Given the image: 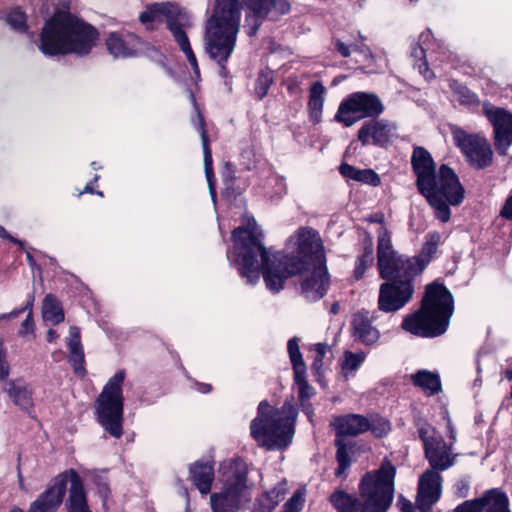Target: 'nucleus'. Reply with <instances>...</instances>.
I'll return each mask as SVG.
<instances>
[{
	"label": "nucleus",
	"mask_w": 512,
	"mask_h": 512,
	"mask_svg": "<svg viewBox=\"0 0 512 512\" xmlns=\"http://www.w3.org/2000/svg\"><path fill=\"white\" fill-rule=\"evenodd\" d=\"M106 47L115 58L132 57L141 48V40L133 33L112 32L106 39Z\"/></svg>",
	"instance_id": "b1692460"
},
{
	"label": "nucleus",
	"mask_w": 512,
	"mask_h": 512,
	"mask_svg": "<svg viewBox=\"0 0 512 512\" xmlns=\"http://www.w3.org/2000/svg\"><path fill=\"white\" fill-rule=\"evenodd\" d=\"M9 373V365L3 355H0V379L5 378Z\"/></svg>",
	"instance_id": "4d7b16f0"
},
{
	"label": "nucleus",
	"mask_w": 512,
	"mask_h": 512,
	"mask_svg": "<svg viewBox=\"0 0 512 512\" xmlns=\"http://www.w3.org/2000/svg\"><path fill=\"white\" fill-rule=\"evenodd\" d=\"M383 111L384 105L375 93L354 92L340 103L335 120L351 127L364 118H378Z\"/></svg>",
	"instance_id": "9b49d317"
},
{
	"label": "nucleus",
	"mask_w": 512,
	"mask_h": 512,
	"mask_svg": "<svg viewBox=\"0 0 512 512\" xmlns=\"http://www.w3.org/2000/svg\"><path fill=\"white\" fill-rule=\"evenodd\" d=\"M418 435L423 442L430 469L445 471L454 465L457 454H453L452 444H447L434 427L423 424L418 427Z\"/></svg>",
	"instance_id": "4468645a"
},
{
	"label": "nucleus",
	"mask_w": 512,
	"mask_h": 512,
	"mask_svg": "<svg viewBox=\"0 0 512 512\" xmlns=\"http://www.w3.org/2000/svg\"><path fill=\"white\" fill-rule=\"evenodd\" d=\"M325 91L326 89L320 81L312 83L309 89L308 108L310 117L315 123H318L321 119Z\"/></svg>",
	"instance_id": "7c9ffc66"
},
{
	"label": "nucleus",
	"mask_w": 512,
	"mask_h": 512,
	"mask_svg": "<svg viewBox=\"0 0 512 512\" xmlns=\"http://www.w3.org/2000/svg\"><path fill=\"white\" fill-rule=\"evenodd\" d=\"M395 130V124L384 119L372 118L364 122L358 131L357 138L364 146L370 143L385 146L391 141Z\"/></svg>",
	"instance_id": "4be33fe9"
},
{
	"label": "nucleus",
	"mask_w": 512,
	"mask_h": 512,
	"mask_svg": "<svg viewBox=\"0 0 512 512\" xmlns=\"http://www.w3.org/2000/svg\"><path fill=\"white\" fill-rule=\"evenodd\" d=\"M441 236L438 232L427 235L417 256L400 255L392 245L391 233L386 227L377 231V266L379 275L386 282L380 285L378 308L395 312L413 297L414 279L420 275L436 254Z\"/></svg>",
	"instance_id": "f03ea898"
},
{
	"label": "nucleus",
	"mask_w": 512,
	"mask_h": 512,
	"mask_svg": "<svg viewBox=\"0 0 512 512\" xmlns=\"http://www.w3.org/2000/svg\"><path fill=\"white\" fill-rule=\"evenodd\" d=\"M453 97L461 105L468 107L478 106L480 101L478 96L471 92L467 87L454 82L452 85Z\"/></svg>",
	"instance_id": "f704fd0d"
},
{
	"label": "nucleus",
	"mask_w": 512,
	"mask_h": 512,
	"mask_svg": "<svg viewBox=\"0 0 512 512\" xmlns=\"http://www.w3.org/2000/svg\"><path fill=\"white\" fill-rule=\"evenodd\" d=\"M42 316L44 321L53 325L64 321L62 307L54 295L48 294L45 296L42 304Z\"/></svg>",
	"instance_id": "72a5a7b5"
},
{
	"label": "nucleus",
	"mask_w": 512,
	"mask_h": 512,
	"mask_svg": "<svg viewBox=\"0 0 512 512\" xmlns=\"http://www.w3.org/2000/svg\"><path fill=\"white\" fill-rule=\"evenodd\" d=\"M398 506L400 507L401 512H417L413 504L403 497L399 498Z\"/></svg>",
	"instance_id": "864d4df0"
},
{
	"label": "nucleus",
	"mask_w": 512,
	"mask_h": 512,
	"mask_svg": "<svg viewBox=\"0 0 512 512\" xmlns=\"http://www.w3.org/2000/svg\"><path fill=\"white\" fill-rule=\"evenodd\" d=\"M311 268L312 273L301 282V291L308 301H317L326 295L329 277L326 265L311 266Z\"/></svg>",
	"instance_id": "5701e85b"
},
{
	"label": "nucleus",
	"mask_w": 512,
	"mask_h": 512,
	"mask_svg": "<svg viewBox=\"0 0 512 512\" xmlns=\"http://www.w3.org/2000/svg\"><path fill=\"white\" fill-rule=\"evenodd\" d=\"M125 371L119 370L105 384L96 400L98 421L106 432L115 438L123 434V390Z\"/></svg>",
	"instance_id": "1a4fd4ad"
},
{
	"label": "nucleus",
	"mask_w": 512,
	"mask_h": 512,
	"mask_svg": "<svg viewBox=\"0 0 512 512\" xmlns=\"http://www.w3.org/2000/svg\"><path fill=\"white\" fill-rule=\"evenodd\" d=\"M5 391L21 409L29 410L32 407V392L23 382L10 381L6 384Z\"/></svg>",
	"instance_id": "c85d7f7f"
},
{
	"label": "nucleus",
	"mask_w": 512,
	"mask_h": 512,
	"mask_svg": "<svg viewBox=\"0 0 512 512\" xmlns=\"http://www.w3.org/2000/svg\"><path fill=\"white\" fill-rule=\"evenodd\" d=\"M58 337L57 333L53 329H49L46 334V338L48 342H53Z\"/></svg>",
	"instance_id": "338daca9"
},
{
	"label": "nucleus",
	"mask_w": 512,
	"mask_h": 512,
	"mask_svg": "<svg viewBox=\"0 0 512 512\" xmlns=\"http://www.w3.org/2000/svg\"><path fill=\"white\" fill-rule=\"evenodd\" d=\"M162 17L165 18L168 29L185 54L194 74L199 76L198 62L184 31L185 28L192 25L189 15L174 3L162 2L149 5L146 11L140 14L139 20L142 24H148L154 21H161Z\"/></svg>",
	"instance_id": "0eeeda50"
},
{
	"label": "nucleus",
	"mask_w": 512,
	"mask_h": 512,
	"mask_svg": "<svg viewBox=\"0 0 512 512\" xmlns=\"http://www.w3.org/2000/svg\"><path fill=\"white\" fill-rule=\"evenodd\" d=\"M395 466L385 461L380 468L367 472L359 484L362 512H385L394 495Z\"/></svg>",
	"instance_id": "6e6552de"
},
{
	"label": "nucleus",
	"mask_w": 512,
	"mask_h": 512,
	"mask_svg": "<svg viewBox=\"0 0 512 512\" xmlns=\"http://www.w3.org/2000/svg\"><path fill=\"white\" fill-rule=\"evenodd\" d=\"M329 499L338 512H362L361 499L355 498L342 490H336L330 495Z\"/></svg>",
	"instance_id": "473e14b6"
},
{
	"label": "nucleus",
	"mask_w": 512,
	"mask_h": 512,
	"mask_svg": "<svg viewBox=\"0 0 512 512\" xmlns=\"http://www.w3.org/2000/svg\"><path fill=\"white\" fill-rule=\"evenodd\" d=\"M232 237L242 277L247 283L255 284L260 278V267L266 287L274 293L283 289L289 277L308 271L311 266L325 265L322 241L313 230H299L296 255L270 253L262 243L263 234L254 219L248 220L245 227L236 228Z\"/></svg>",
	"instance_id": "f257e3e1"
},
{
	"label": "nucleus",
	"mask_w": 512,
	"mask_h": 512,
	"mask_svg": "<svg viewBox=\"0 0 512 512\" xmlns=\"http://www.w3.org/2000/svg\"><path fill=\"white\" fill-rule=\"evenodd\" d=\"M199 131L201 134L202 147L204 153V169L207 178L208 188L212 200L216 201V188H215V177L212 169V153L209 147L207 132L204 128V120L199 115Z\"/></svg>",
	"instance_id": "cd10ccee"
},
{
	"label": "nucleus",
	"mask_w": 512,
	"mask_h": 512,
	"mask_svg": "<svg viewBox=\"0 0 512 512\" xmlns=\"http://www.w3.org/2000/svg\"><path fill=\"white\" fill-rule=\"evenodd\" d=\"M373 252H374V246L372 238L367 235L363 241V252L361 256H363L367 261H373Z\"/></svg>",
	"instance_id": "8fccbe9b"
},
{
	"label": "nucleus",
	"mask_w": 512,
	"mask_h": 512,
	"mask_svg": "<svg viewBox=\"0 0 512 512\" xmlns=\"http://www.w3.org/2000/svg\"><path fill=\"white\" fill-rule=\"evenodd\" d=\"M267 505V502L261 503V496L257 499L252 512H256L257 509H263Z\"/></svg>",
	"instance_id": "774afa93"
},
{
	"label": "nucleus",
	"mask_w": 512,
	"mask_h": 512,
	"mask_svg": "<svg viewBox=\"0 0 512 512\" xmlns=\"http://www.w3.org/2000/svg\"><path fill=\"white\" fill-rule=\"evenodd\" d=\"M7 23L15 30L23 31L26 29L25 14L19 9L12 10L6 17Z\"/></svg>",
	"instance_id": "a19ab883"
},
{
	"label": "nucleus",
	"mask_w": 512,
	"mask_h": 512,
	"mask_svg": "<svg viewBox=\"0 0 512 512\" xmlns=\"http://www.w3.org/2000/svg\"><path fill=\"white\" fill-rule=\"evenodd\" d=\"M98 32L69 12L57 11L42 29L39 49L45 55L88 54Z\"/></svg>",
	"instance_id": "7ed1b4c3"
},
{
	"label": "nucleus",
	"mask_w": 512,
	"mask_h": 512,
	"mask_svg": "<svg viewBox=\"0 0 512 512\" xmlns=\"http://www.w3.org/2000/svg\"><path fill=\"white\" fill-rule=\"evenodd\" d=\"M500 216L512 221V194L506 199L500 210Z\"/></svg>",
	"instance_id": "603ef678"
},
{
	"label": "nucleus",
	"mask_w": 512,
	"mask_h": 512,
	"mask_svg": "<svg viewBox=\"0 0 512 512\" xmlns=\"http://www.w3.org/2000/svg\"><path fill=\"white\" fill-rule=\"evenodd\" d=\"M340 173L349 179L356 180L359 169L355 168L352 165H349L347 163H343L339 167Z\"/></svg>",
	"instance_id": "3c124183"
},
{
	"label": "nucleus",
	"mask_w": 512,
	"mask_h": 512,
	"mask_svg": "<svg viewBox=\"0 0 512 512\" xmlns=\"http://www.w3.org/2000/svg\"><path fill=\"white\" fill-rule=\"evenodd\" d=\"M454 512H510L509 501L503 491L493 488L477 499L463 502Z\"/></svg>",
	"instance_id": "6ab92c4d"
},
{
	"label": "nucleus",
	"mask_w": 512,
	"mask_h": 512,
	"mask_svg": "<svg viewBox=\"0 0 512 512\" xmlns=\"http://www.w3.org/2000/svg\"><path fill=\"white\" fill-rule=\"evenodd\" d=\"M69 334H70L69 341H68L69 349L82 348L79 328L76 326H71L69 329Z\"/></svg>",
	"instance_id": "de8ad7c7"
},
{
	"label": "nucleus",
	"mask_w": 512,
	"mask_h": 512,
	"mask_svg": "<svg viewBox=\"0 0 512 512\" xmlns=\"http://www.w3.org/2000/svg\"><path fill=\"white\" fill-rule=\"evenodd\" d=\"M304 504L303 494L295 492L294 495L284 504V512H301Z\"/></svg>",
	"instance_id": "a18cd8bd"
},
{
	"label": "nucleus",
	"mask_w": 512,
	"mask_h": 512,
	"mask_svg": "<svg viewBox=\"0 0 512 512\" xmlns=\"http://www.w3.org/2000/svg\"><path fill=\"white\" fill-rule=\"evenodd\" d=\"M455 145L464 154L467 163L477 169L483 170L493 163V150L489 141L479 134H470L460 127L451 128Z\"/></svg>",
	"instance_id": "f8f14e48"
},
{
	"label": "nucleus",
	"mask_w": 512,
	"mask_h": 512,
	"mask_svg": "<svg viewBox=\"0 0 512 512\" xmlns=\"http://www.w3.org/2000/svg\"><path fill=\"white\" fill-rule=\"evenodd\" d=\"M223 490L230 495L246 499L249 490L247 475L248 465L242 459H235L223 465Z\"/></svg>",
	"instance_id": "aec40b11"
},
{
	"label": "nucleus",
	"mask_w": 512,
	"mask_h": 512,
	"mask_svg": "<svg viewBox=\"0 0 512 512\" xmlns=\"http://www.w3.org/2000/svg\"><path fill=\"white\" fill-rule=\"evenodd\" d=\"M300 404H301V407H302L303 411L305 412V414L308 417H311V415L313 413V408H312V405L309 402V400H307V401H300Z\"/></svg>",
	"instance_id": "e2e57ef3"
},
{
	"label": "nucleus",
	"mask_w": 512,
	"mask_h": 512,
	"mask_svg": "<svg viewBox=\"0 0 512 512\" xmlns=\"http://www.w3.org/2000/svg\"><path fill=\"white\" fill-rule=\"evenodd\" d=\"M335 47L337 51L343 56V57H349L351 52L349 46L341 42L340 40H337L335 42Z\"/></svg>",
	"instance_id": "6e6d98bb"
},
{
	"label": "nucleus",
	"mask_w": 512,
	"mask_h": 512,
	"mask_svg": "<svg viewBox=\"0 0 512 512\" xmlns=\"http://www.w3.org/2000/svg\"><path fill=\"white\" fill-rule=\"evenodd\" d=\"M70 490L67 501L68 512H91L88 507L85 489L78 473L70 469Z\"/></svg>",
	"instance_id": "a878e982"
},
{
	"label": "nucleus",
	"mask_w": 512,
	"mask_h": 512,
	"mask_svg": "<svg viewBox=\"0 0 512 512\" xmlns=\"http://www.w3.org/2000/svg\"><path fill=\"white\" fill-rule=\"evenodd\" d=\"M316 357L323 358L327 352L328 346L325 343L315 344Z\"/></svg>",
	"instance_id": "052dcab7"
},
{
	"label": "nucleus",
	"mask_w": 512,
	"mask_h": 512,
	"mask_svg": "<svg viewBox=\"0 0 512 512\" xmlns=\"http://www.w3.org/2000/svg\"><path fill=\"white\" fill-rule=\"evenodd\" d=\"M483 113L493 127L494 146L499 155H507L512 144V113L490 102L482 105Z\"/></svg>",
	"instance_id": "2eb2a0df"
},
{
	"label": "nucleus",
	"mask_w": 512,
	"mask_h": 512,
	"mask_svg": "<svg viewBox=\"0 0 512 512\" xmlns=\"http://www.w3.org/2000/svg\"><path fill=\"white\" fill-rule=\"evenodd\" d=\"M442 477L439 471L427 469L419 479L417 504L422 512H429L441 495Z\"/></svg>",
	"instance_id": "412c9836"
},
{
	"label": "nucleus",
	"mask_w": 512,
	"mask_h": 512,
	"mask_svg": "<svg viewBox=\"0 0 512 512\" xmlns=\"http://www.w3.org/2000/svg\"><path fill=\"white\" fill-rule=\"evenodd\" d=\"M411 380L415 386L422 388L430 395L437 394L442 389L439 375L427 370H420L413 374Z\"/></svg>",
	"instance_id": "2f4dec72"
},
{
	"label": "nucleus",
	"mask_w": 512,
	"mask_h": 512,
	"mask_svg": "<svg viewBox=\"0 0 512 512\" xmlns=\"http://www.w3.org/2000/svg\"><path fill=\"white\" fill-rule=\"evenodd\" d=\"M246 6L253 12L246 17L247 34L256 35L265 17L276 20L280 15L287 13L290 5L286 0H244Z\"/></svg>",
	"instance_id": "f3484780"
},
{
	"label": "nucleus",
	"mask_w": 512,
	"mask_h": 512,
	"mask_svg": "<svg viewBox=\"0 0 512 512\" xmlns=\"http://www.w3.org/2000/svg\"><path fill=\"white\" fill-rule=\"evenodd\" d=\"M431 186V194L435 197V201L431 198L427 202L435 210L436 217L446 223L451 217L449 205L455 206L462 203L465 190L456 173L447 165L440 166Z\"/></svg>",
	"instance_id": "9d476101"
},
{
	"label": "nucleus",
	"mask_w": 512,
	"mask_h": 512,
	"mask_svg": "<svg viewBox=\"0 0 512 512\" xmlns=\"http://www.w3.org/2000/svg\"><path fill=\"white\" fill-rule=\"evenodd\" d=\"M284 492L280 488H274L261 495V503L267 502L263 509H257L256 512H271L283 499Z\"/></svg>",
	"instance_id": "4c0bfd02"
},
{
	"label": "nucleus",
	"mask_w": 512,
	"mask_h": 512,
	"mask_svg": "<svg viewBox=\"0 0 512 512\" xmlns=\"http://www.w3.org/2000/svg\"><path fill=\"white\" fill-rule=\"evenodd\" d=\"M469 486L468 484L461 480L457 483V494L461 497H465L467 495Z\"/></svg>",
	"instance_id": "bf43d9fd"
},
{
	"label": "nucleus",
	"mask_w": 512,
	"mask_h": 512,
	"mask_svg": "<svg viewBox=\"0 0 512 512\" xmlns=\"http://www.w3.org/2000/svg\"><path fill=\"white\" fill-rule=\"evenodd\" d=\"M411 165L417 177L416 186L418 191L426 200L432 198V200L435 201V197L431 194V185L434 183V176H436L437 173L430 152L424 147H415L411 156Z\"/></svg>",
	"instance_id": "dca6fc26"
},
{
	"label": "nucleus",
	"mask_w": 512,
	"mask_h": 512,
	"mask_svg": "<svg viewBox=\"0 0 512 512\" xmlns=\"http://www.w3.org/2000/svg\"><path fill=\"white\" fill-rule=\"evenodd\" d=\"M323 366V358H320V357H315L313 363H312V369L316 372V373H319V371L321 370Z\"/></svg>",
	"instance_id": "0e129e2a"
},
{
	"label": "nucleus",
	"mask_w": 512,
	"mask_h": 512,
	"mask_svg": "<svg viewBox=\"0 0 512 512\" xmlns=\"http://www.w3.org/2000/svg\"><path fill=\"white\" fill-rule=\"evenodd\" d=\"M189 473L191 482L201 494H208L211 491L214 480V466L212 462L197 461L190 466Z\"/></svg>",
	"instance_id": "bb28decb"
},
{
	"label": "nucleus",
	"mask_w": 512,
	"mask_h": 512,
	"mask_svg": "<svg viewBox=\"0 0 512 512\" xmlns=\"http://www.w3.org/2000/svg\"><path fill=\"white\" fill-rule=\"evenodd\" d=\"M33 333H34V320L32 317L31 310H30L26 319L21 324V327L19 330V335L26 336L28 334H33Z\"/></svg>",
	"instance_id": "09e8293b"
},
{
	"label": "nucleus",
	"mask_w": 512,
	"mask_h": 512,
	"mask_svg": "<svg viewBox=\"0 0 512 512\" xmlns=\"http://www.w3.org/2000/svg\"><path fill=\"white\" fill-rule=\"evenodd\" d=\"M241 3L239 0H216L205 32V51L220 67L219 74L227 77L226 63L234 51L240 28Z\"/></svg>",
	"instance_id": "20e7f679"
},
{
	"label": "nucleus",
	"mask_w": 512,
	"mask_h": 512,
	"mask_svg": "<svg viewBox=\"0 0 512 512\" xmlns=\"http://www.w3.org/2000/svg\"><path fill=\"white\" fill-rule=\"evenodd\" d=\"M412 54L415 56V57H422L424 55V50L422 47H420L418 44H416L413 48V52Z\"/></svg>",
	"instance_id": "69168bd1"
},
{
	"label": "nucleus",
	"mask_w": 512,
	"mask_h": 512,
	"mask_svg": "<svg viewBox=\"0 0 512 512\" xmlns=\"http://www.w3.org/2000/svg\"><path fill=\"white\" fill-rule=\"evenodd\" d=\"M366 220L368 222H371V223H379V224H381L382 226L379 229H381L382 227H385V225H384L385 224V217H384V214L381 213V212H378V213L370 215L369 217H367Z\"/></svg>",
	"instance_id": "5fc2aeb1"
},
{
	"label": "nucleus",
	"mask_w": 512,
	"mask_h": 512,
	"mask_svg": "<svg viewBox=\"0 0 512 512\" xmlns=\"http://www.w3.org/2000/svg\"><path fill=\"white\" fill-rule=\"evenodd\" d=\"M288 354L293 365V371L306 370L302 354L300 352L298 339L296 337L291 338L287 344Z\"/></svg>",
	"instance_id": "e433bc0d"
},
{
	"label": "nucleus",
	"mask_w": 512,
	"mask_h": 512,
	"mask_svg": "<svg viewBox=\"0 0 512 512\" xmlns=\"http://www.w3.org/2000/svg\"><path fill=\"white\" fill-rule=\"evenodd\" d=\"M453 310L451 292L443 284L433 282L426 286L420 309L407 315L401 326L419 337H437L447 330Z\"/></svg>",
	"instance_id": "39448f33"
},
{
	"label": "nucleus",
	"mask_w": 512,
	"mask_h": 512,
	"mask_svg": "<svg viewBox=\"0 0 512 512\" xmlns=\"http://www.w3.org/2000/svg\"><path fill=\"white\" fill-rule=\"evenodd\" d=\"M243 499L241 496L230 495L223 490L220 494L213 493L210 496V503L213 512H237Z\"/></svg>",
	"instance_id": "c756f323"
},
{
	"label": "nucleus",
	"mask_w": 512,
	"mask_h": 512,
	"mask_svg": "<svg viewBox=\"0 0 512 512\" xmlns=\"http://www.w3.org/2000/svg\"><path fill=\"white\" fill-rule=\"evenodd\" d=\"M294 381L299 388V401H307L315 394L314 388L306 380V370L294 372Z\"/></svg>",
	"instance_id": "c9c22d12"
},
{
	"label": "nucleus",
	"mask_w": 512,
	"mask_h": 512,
	"mask_svg": "<svg viewBox=\"0 0 512 512\" xmlns=\"http://www.w3.org/2000/svg\"><path fill=\"white\" fill-rule=\"evenodd\" d=\"M273 83V73L271 70H262L256 80L255 91L260 99H263Z\"/></svg>",
	"instance_id": "58836bf2"
},
{
	"label": "nucleus",
	"mask_w": 512,
	"mask_h": 512,
	"mask_svg": "<svg viewBox=\"0 0 512 512\" xmlns=\"http://www.w3.org/2000/svg\"><path fill=\"white\" fill-rule=\"evenodd\" d=\"M369 430L377 437H383L390 431V423L381 417H373L369 420Z\"/></svg>",
	"instance_id": "ea45409f"
},
{
	"label": "nucleus",
	"mask_w": 512,
	"mask_h": 512,
	"mask_svg": "<svg viewBox=\"0 0 512 512\" xmlns=\"http://www.w3.org/2000/svg\"><path fill=\"white\" fill-rule=\"evenodd\" d=\"M344 357V368L356 370L360 366V364L365 360L366 355L364 352L352 353L347 351L345 352Z\"/></svg>",
	"instance_id": "c03bdc74"
},
{
	"label": "nucleus",
	"mask_w": 512,
	"mask_h": 512,
	"mask_svg": "<svg viewBox=\"0 0 512 512\" xmlns=\"http://www.w3.org/2000/svg\"><path fill=\"white\" fill-rule=\"evenodd\" d=\"M68 481L69 470L56 476L53 483L30 504L29 512H56L62 504Z\"/></svg>",
	"instance_id": "a211bd4d"
},
{
	"label": "nucleus",
	"mask_w": 512,
	"mask_h": 512,
	"mask_svg": "<svg viewBox=\"0 0 512 512\" xmlns=\"http://www.w3.org/2000/svg\"><path fill=\"white\" fill-rule=\"evenodd\" d=\"M0 237L4 238V239H7L13 243H16L18 244L19 246H23V242L12 237L7 231L6 229L3 227V226H0Z\"/></svg>",
	"instance_id": "13d9d810"
},
{
	"label": "nucleus",
	"mask_w": 512,
	"mask_h": 512,
	"mask_svg": "<svg viewBox=\"0 0 512 512\" xmlns=\"http://www.w3.org/2000/svg\"><path fill=\"white\" fill-rule=\"evenodd\" d=\"M69 362L74 368L75 372L84 375V352L83 348L80 349H69Z\"/></svg>",
	"instance_id": "79ce46f5"
},
{
	"label": "nucleus",
	"mask_w": 512,
	"mask_h": 512,
	"mask_svg": "<svg viewBox=\"0 0 512 512\" xmlns=\"http://www.w3.org/2000/svg\"><path fill=\"white\" fill-rule=\"evenodd\" d=\"M372 264L373 261H367L363 256H359L355 264L354 278L356 280L361 279L364 276L366 269Z\"/></svg>",
	"instance_id": "49530a36"
},
{
	"label": "nucleus",
	"mask_w": 512,
	"mask_h": 512,
	"mask_svg": "<svg viewBox=\"0 0 512 512\" xmlns=\"http://www.w3.org/2000/svg\"><path fill=\"white\" fill-rule=\"evenodd\" d=\"M296 408L285 402L281 409H274L267 401L258 406V416L251 422L252 437L267 450L286 448L293 438Z\"/></svg>",
	"instance_id": "423d86ee"
},
{
	"label": "nucleus",
	"mask_w": 512,
	"mask_h": 512,
	"mask_svg": "<svg viewBox=\"0 0 512 512\" xmlns=\"http://www.w3.org/2000/svg\"><path fill=\"white\" fill-rule=\"evenodd\" d=\"M356 181L369 184L372 186H378L380 184V177L372 169H359Z\"/></svg>",
	"instance_id": "37998d69"
},
{
	"label": "nucleus",
	"mask_w": 512,
	"mask_h": 512,
	"mask_svg": "<svg viewBox=\"0 0 512 512\" xmlns=\"http://www.w3.org/2000/svg\"><path fill=\"white\" fill-rule=\"evenodd\" d=\"M332 425L336 431L335 446L336 459L338 462V469L336 475H340L349 467L350 458L348 449L349 443L346 441V436H357L369 430V419L360 414H347L344 416H337L334 418Z\"/></svg>",
	"instance_id": "ddd939ff"
},
{
	"label": "nucleus",
	"mask_w": 512,
	"mask_h": 512,
	"mask_svg": "<svg viewBox=\"0 0 512 512\" xmlns=\"http://www.w3.org/2000/svg\"><path fill=\"white\" fill-rule=\"evenodd\" d=\"M352 336L362 344L371 346L379 340L380 332L372 325L367 313L358 312L353 316Z\"/></svg>",
	"instance_id": "393cba45"
},
{
	"label": "nucleus",
	"mask_w": 512,
	"mask_h": 512,
	"mask_svg": "<svg viewBox=\"0 0 512 512\" xmlns=\"http://www.w3.org/2000/svg\"><path fill=\"white\" fill-rule=\"evenodd\" d=\"M30 304H27L24 308H21V309H18V310H14V311H11L10 313L8 314H3L0 319H5V318H15L17 317L20 313H22L25 309H28L30 308Z\"/></svg>",
	"instance_id": "680f3d73"
}]
</instances>
